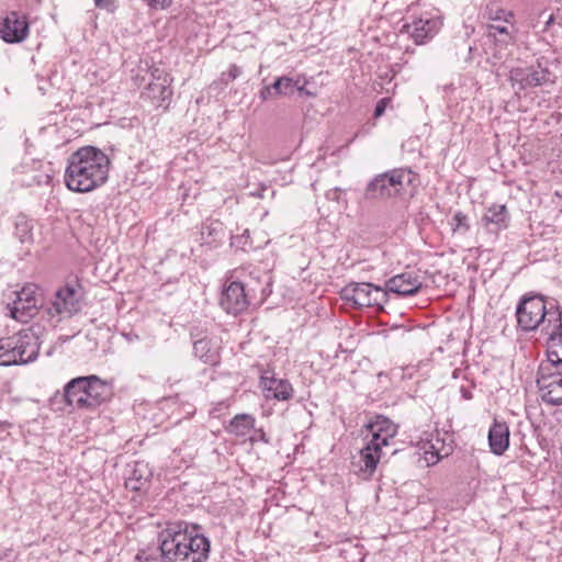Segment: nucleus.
I'll list each match as a JSON object with an SVG mask.
<instances>
[{"label": "nucleus", "mask_w": 562, "mask_h": 562, "mask_svg": "<svg viewBox=\"0 0 562 562\" xmlns=\"http://www.w3.org/2000/svg\"><path fill=\"white\" fill-rule=\"evenodd\" d=\"M241 75V68L237 65L233 64L229 66V69L227 72L222 74V80L225 85L228 83L231 80H235Z\"/></svg>", "instance_id": "obj_36"}, {"label": "nucleus", "mask_w": 562, "mask_h": 562, "mask_svg": "<svg viewBox=\"0 0 562 562\" xmlns=\"http://www.w3.org/2000/svg\"><path fill=\"white\" fill-rule=\"evenodd\" d=\"M201 235L205 244H212L223 235V224L220 221L205 222L201 226Z\"/></svg>", "instance_id": "obj_30"}, {"label": "nucleus", "mask_w": 562, "mask_h": 562, "mask_svg": "<svg viewBox=\"0 0 562 562\" xmlns=\"http://www.w3.org/2000/svg\"><path fill=\"white\" fill-rule=\"evenodd\" d=\"M442 25V21L439 16L435 18H419L415 20L409 29L411 35L416 44H424L427 40L434 37L438 33Z\"/></svg>", "instance_id": "obj_21"}, {"label": "nucleus", "mask_w": 562, "mask_h": 562, "mask_svg": "<svg viewBox=\"0 0 562 562\" xmlns=\"http://www.w3.org/2000/svg\"><path fill=\"white\" fill-rule=\"evenodd\" d=\"M154 10H164L171 5L172 0H144Z\"/></svg>", "instance_id": "obj_39"}, {"label": "nucleus", "mask_w": 562, "mask_h": 562, "mask_svg": "<svg viewBox=\"0 0 562 562\" xmlns=\"http://www.w3.org/2000/svg\"><path fill=\"white\" fill-rule=\"evenodd\" d=\"M366 428L371 434V440L368 443L380 450L390 445V440L396 436L398 430L397 425L383 415H375L367 423Z\"/></svg>", "instance_id": "obj_13"}, {"label": "nucleus", "mask_w": 562, "mask_h": 562, "mask_svg": "<svg viewBox=\"0 0 562 562\" xmlns=\"http://www.w3.org/2000/svg\"><path fill=\"white\" fill-rule=\"evenodd\" d=\"M271 284L272 279L268 272L260 270L251 271L249 273V280L244 282L250 304L254 302L258 304L263 303L272 293Z\"/></svg>", "instance_id": "obj_17"}, {"label": "nucleus", "mask_w": 562, "mask_h": 562, "mask_svg": "<svg viewBox=\"0 0 562 562\" xmlns=\"http://www.w3.org/2000/svg\"><path fill=\"white\" fill-rule=\"evenodd\" d=\"M29 33L26 18L12 11L0 22V37L7 43H20Z\"/></svg>", "instance_id": "obj_15"}, {"label": "nucleus", "mask_w": 562, "mask_h": 562, "mask_svg": "<svg viewBox=\"0 0 562 562\" xmlns=\"http://www.w3.org/2000/svg\"><path fill=\"white\" fill-rule=\"evenodd\" d=\"M276 97H282V76L278 77L272 85L269 86Z\"/></svg>", "instance_id": "obj_42"}, {"label": "nucleus", "mask_w": 562, "mask_h": 562, "mask_svg": "<svg viewBox=\"0 0 562 562\" xmlns=\"http://www.w3.org/2000/svg\"><path fill=\"white\" fill-rule=\"evenodd\" d=\"M111 394V386L97 375L75 378L64 387L66 404L78 409H94Z\"/></svg>", "instance_id": "obj_5"}, {"label": "nucleus", "mask_w": 562, "mask_h": 562, "mask_svg": "<svg viewBox=\"0 0 562 562\" xmlns=\"http://www.w3.org/2000/svg\"><path fill=\"white\" fill-rule=\"evenodd\" d=\"M49 170L30 169L24 172L21 183L25 187L48 186L52 181Z\"/></svg>", "instance_id": "obj_28"}, {"label": "nucleus", "mask_w": 562, "mask_h": 562, "mask_svg": "<svg viewBox=\"0 0 562 562\" xmlns=\"http://www.w3.org/2000/svg\"><path fill=\"white\" fill-rule=\"evenodd\" d=\"M451 227L454 233H467L470 228L468 216L461 211L456 212L451 220Z\"/></svg>", "instance_id": "obj_32"}, {"label": "nucleus", "mask_w": 562, "mask_h": 562, "mask_svg": "<svg viewBox=\"0 0 562 562\" xmlns=\"http://www.w3.org/2000/svg\"><path fill=\"white\" fill-rule=\"evenodd\" d=\"M381 457L382 450L367 443V446L360 450L358 473L362 475L363 479H370L375 472Z\"/></svg>", "instance_id": "obj_25"}, {"label": "nucleus", "mask_w": 562, "mask_h": 562, "mask_svg": "<svg viewBox=\"0 0 562 562\" xmlns=\"http://www.w3.org/2000/svg\"><path fill=\"white\" fill-rule=\"evenodd\" d=\"M135 560L138 562H154L159 561V554L151 552L149 549H142L135 555Z\"/></svg>", "instance_id": "obj_35"}, {"label": "nucleus", "mask_w": 562, "mask_h": 562, "mask_svg": "<svg viewBox=\"0 0 562 562\" xmlns=\"http://www.w3.org/2000/svg\"><path fill=\"white\" fill-rule=\"evenodd\" d=\"M158 551L159 562H206L211 541L196 524L171 525L159 532Z\"/></svg>", "instance_id": "obj_1"}, {"label": "nucleus", "mask_w": 562, "mask_h": 562, "mask_svg": "<svg viewBox=\"0 0 562 562\" xmlns=\"http://www.w3.org/2000/svg\"><path fill=\"white\" fill-rule=\"evenodd\" d=\"M127 476L125 479L126 488L139 492L146 488L153 476V472L145 461H135L132 465H128Z\"/></svg>", "instance_id": "obj_22"}, {"label": "nucleus", "mask_w": 562, "mask_h": 562, "mask_svg": "<svg viewBox=\"0 0 562 562\" xmlns=\"http://www.w3.org/2000/svg\"><path fill=\"white\" fill-rule=\"evenodd\" d=\"M340 296L358 310L375 307L381 312L387 303V291L369 282H350L341 289Z\"/></svg>", "instance_id": "obj_9"}, {"label": "nucleus", "mask_w": 562, "mask_h": 562, "mask_svg": "<svg viewBox=\"0 0 562 562\" xmlns=\"http://www.w3.org/2000/svg\"><path fill=\"white\" fill-rule=\"evenodd\" d=\"M12 295L14 299L7 303L5 314L18 322L27 323L43 308L41 289L34 283H27L21 290L13 291Z\"/></svg>", "instance_id": "obj_8"}, {"label": "nucleus", "mask_w": 562, "mask_h": 562, "mask_svg": "<svg viewBox=\"0 0 562 562\" xmlns=\"http://www.w3.org/2000/svg\"><path fill=\"white\" fill-rule=\"evenodd\" d=\"M14 226V234L21 243H27L33 239L32 220L27 218L24 214H20L16 216Z\"/></svg>", "instance_id": "obj_29"}, {"label": "nucleus", "mask_w": 562, "mask_h": 562, "mask_svg": "<svg viewBox=\"0 0 562 562\" xmlns=\"http://www.w3.org/2000/svg\"><path fill=\"white\" fill-rule=\"evenodd\" d=\"M509 427L506 422L494 419L488 429V445L491 451L502 456L509 447Z\"/></svg>", "instance_id": "obj_23"}, {"label": "nucleus", "mask_w": 562, "mask_h": 562, "mask_svg": "<svg viewBox=\"0 0 562 562\" xmlns=\"http://www.w3.org/2000/svg\"><path fill=\"white\" fill-rule=\"evenodd\" d=\"M517 327L526 333L541 334L561 326L562 308L558 301L540 293L529 292L519 299L516 306Z\"/></svg>", "instance_id": "obj_3"}, {"label": "nucleus", "mask_w": 562, "mask_h": 562, "mask_svg": "<svg viewBox=\"0 0 562 562\" xmlns=\"http://www.w3.org/2000/svg\"><path fill=\"white\" fill-rule=\"evenodd\" d=\"M510 215L505 204H492L481 218L483 227L495 237L509 226Z\"/></svg>", "instance_id": "obj_19"}, {"label": "nucleus", "mask_w": 562, "mask_h": 562, "mask_svg": "<svg viewBox=\"0 0 562 562\" xmlns=\"http://www.w3.org/2000/svg\"><path fill=\"white\" fill-rule=\"evenodd\" d=\"M460 392H461L462 398H464V400H472L473 394H472L471 390H469V389H467L464 386H461Z\"/></svg>", "instance_id": "obj_45"}, {"label": "nucleus", "mask_w": 562, "mask_h": 562, "mask_svg": "<svg viewBox=\"0 0 562 562\" xmlns=\"http://www.w3.org/2000/svg\"><path fill=\"white\" fill-rule=\"evenodd\" d=\"M555 22V16L553 13H551L548 19L544 22V26L542 29V32H546L550 29V26Z\"/></svg>", "instance_id": "obj_43"}, {"label": "nucleus", "mask_w": 562, "mask_h": 562, "mask_svg": "<svg viewBox=\"0 0 562 562\" xmlns=\"http://www.w3.org/2000/svg\"><path fill=\"white\" fill-rule=\"evenodd\" d=\"M110 158L94 146L77 149L68 159L65 183L74 192H90L109 178Z\"/></svg>", "instance_id": "obj_2"}, {"label": "nucleus", "mask_w": 562, "mask_h": 562, "mask_svg": "<svg viewBox=\"0 0 562 562\" xmlns=\"http://www.w3.org/2000/svg\"><path fill=\"white\" fill-rule=\"evenodd\" d=\"M551 60L541 56L535 64L512 68L509 82L516 92L552 85L555 82V75L550 69Z\"/></svg>", "instance_id": "obj_6"}, {"label": "nucleus", "mask_w": 562, "mask_h": 562, "mask_svg": "<svg viewBox=\"0 0 562 562\" xmlns=\"http://www.w3.org/2000/svg\"><path fill=\"white\" fill-rule=\"evenodd\" d=\"M94 5L99 9L113 13L117 9L116 0H93Z\"/></svg>", "instance_id": "obj_37"}, {"label": "nucleus", "mask_w": 562, "mask_h": 562, "mask_svg": "<svg viewBox=\"0 0 562 562\" xmlns=\"http://www.w3.org/2000/svg\"><path fill=\"white\" fill-rule=\"evenodd\" d=\"M260 386L267 400L279 402L290 401L293 397L294 389L286 379L277 378L274 374H263L260 378Z\"/></svg>", "instance_id": "obj_18"}, {"label": "nucleus", "mask_w": 562, "mask_h": 562, "mask_svg": "<svg viewBox=\"0 0 562 562\" xmlns=\"http://www.w3.org/2000/svg\"><path fill=\"white\" fill-rule=\"evenodd\" d=\"M218 304L229 315L237 316L247 311L250 305L244 282L229 281L223 285Z\"/></svg>", "instance_id": "obj_12"}, {"label": "nucleus", "mask_w": 562, "mask_h": 562, "mask_svg": "<svg viewBox=\"0 0 562 562\" xmlns=\"http://www.w3.org/2000/svg\"><path fill=\"white\" fill-rule=\"evenodd\" d=\"M43 328L33 325L0 339V366L26 364L36 360Z\"/></svg>", "instance_id": "obj_4"}, {"label": "nucleus", "mask_w": 562, "mask_h": 562, "mask_svg": "<svg viewBox=\"0 0 562 562\" xmlns=\"http://www.w3.org/2000/svg\"><path fill=\"white\" fill-rule=\"evenodd\" d=\"M255 422V417L249 414H237L229 422L227 430L235 436L241 437L254 428Z\"/></svg>", "instance_id": "obj_27"}, {"label": "nucleus", "mask_w": 562, "mask_h": 562, "mask_svg": "<svg viewBox=\"0 0 562 562\" xmlns=\"http://www.w3.org/2000/svg\"><path fill=\"white\" fill-rule=\"evenodd\" d=\"M389 102H390L389 98H382L376 102L375 108H374V117H380L384 114Z\"/></svg>", "instance_id": "obj_40"}, {"label": "nucleus", "mask_w": 562, "mask_h": 562, "mask_svg": "<svg viewBox=\"0 0 562 562\" xmlns=\"http://www.w3.org/2000/svg\"><path fill=\"white\" fill-rule=\"evenodd\" d=\"M148 90L153 92L154 98H158L161 101H166L172 94V91L165 83H149Z\"/></svg>", "instance_id": "obj_33"}, {"label": "nucleus", "mask_w": 562, "mask_h": 562, "mask_svg": "<svg viewBox=\"0 0 562 562\" xmlns=\"http://www.w3.org/2000/svg\"><path fill=\"white\" fill-rule=\"evenodd\" d=\"M190 336L192 339H194L193 355L205 364H216L220 360V355L213 340L209 337L195 339L196 335L193 330L190 331Z\"/></svg>", "instance_id": "obj_24"}, {"label": "nucleus", "mask_w": 562, "mask_h": 562, "mask_svg": "<svg viewBox=\"0 0 562 562\" xmlns=\"http://www.w3.org/2000/svg\"><path fill=\"white\" fill-rule=\"evenodd\" d=\"M453 440L449 434H432L430 439L424 445V459L427 465H435L441 459L449 457L453 451Z\"/></svg>", "instance_id": "obj_16"}, {"label": "nucleus", "mask_w": 562, "mask_h": 562, "mask_svg": "<svg viewBox=\"0 0 562 562\" xmlns=\"http://www.w3.org/2000/svg\"><path fill=\"white\" fill-rule=\"evenodd\" d=\"M475 48L472 45H469L468 47V56L465 58V63H472L475 59L474 56Z\"/></svg>", "instance_id": "obj_44"}, {"label": "nucleus", "mask_w": 562, "mask_h": 562, "mask_svg": "<svg viewBox=\"0 0 562 562\" xmlns=\"http://www.w3.org/2000/svg\"><path fill=\"white\" fill-rule=\"evenodd\" d=\"M296 91L303 92L301 78L293 79L288 76H282V97H291Z\"/></svg>", "instance_id": "obj_31"}, {"label": "nucleus", "mask_w": 562, "mask_h": 562, "mask_svg": "<svg viewBox=\"0 0 562 562\" xmlns=\"http://www.w3.org/2000/svg\"><path fill=\"white\" fill-rule=\"evenodd\" d=\"M412 182V171L398 168L375 176L367 186L364 198L367 200H385L395 198L405 192Z\"/></svg>", "instance_id": "obj_7"}, {"label": "nucleus", "mask_w": 562, "mask_h": 562, "mask_svg": "<svg viewBox=\"0 0 562 562\" xmlns=\"http://www.w3.org/2000/svg\"><path fill=\"white\" fill-rule=\"evenodd\" d=\"M547 336V357L544 363H552L554 368L562 364V322L561 326L554 330L543 333Z\"/></svg>", "instance_id": "obj_26"}, {"label": "nucleus", "mask_w": 562, "mask_h": 562, "mask_svg": "<svg viewBox=\"0 0 562 562\" xmlns=\"http://www.w3.org/2000/svg\"><path fill=\"white\" fill-rule=\"evenodd\" d=\"M544 403L553 406L562 405V372L552 363H540L536 379Z\"/></svg>", "instance_id": "obj_10"}, {"label": "nucleus", "mask_w": 562, "mask_h": 562, "mask_svg": "<svg viewBox=\"0 0 562 562\" xmlns=\"http://www.w3.org/2000/svg\"><path fill=\"white\" fill-rule=\"evenodd\" d=\"M423 286L420 277L415 271H406L390 278L383 290L400 296H409L417 294Z\"/></svg>", "instance_id": "obj_14"}, {"label": "nucleus", "mask_w": 562, "mask_h": 562, "mask_svg": "<svg viewBox=\"0 0 562 562\" xmlns=\"http://www.w3.org/2000/svg\"><path fill=\"white\" fill-rule=\"evenodd\" d=\"M342 194H344V191L340 188L336 187V188L328 190L326 192L325 196L329 201H335L337 203L344 202L346 204L347 202H346V200L342 199Z\"/></svg>", "instance_id": "obj_38"}, {"label": "nucleus", "mask_w": 562, "mask_h": 562, "mask_svg": "<svg viewBox=\"0 0 562 562\" xmlns=\"http://www.w3.org/2000/svg\"><path fill=\"white\" fill-rule=\"evenodd\" d=\"M259 98L261 101H267L272 98H277L269 86H263L259 91Z\"/></svg>", "instance_id": "obj_41"}, {"label": "nucleus", "mask_w": 562, "mask_h": 562, "mask_svg": "<svg viewBox=\"0 0 562 562\" xmlns=\"http://www.w3.org/2000/svg\"><path fill=\"white\" fill-rule=\"evenodd\" d=\"M82 288L77 281L67 282L60 286L54 295L52 306L47 312L52 315V310L55 314L63 316H71L81 310Z\"/></svg>", "instance_id": "obj_11"}, {"label": "nucleus", "mask_w": 562, "mask_h": 562, "mask_svg": "<svg viewBox=\"0 0 562 562\" xmlns=\"http://www.w3.org/2000/svg\"><path fill=\"white\" fill-rule=\"evenodd\" d=\"M485 15L492 22H507V18H513V13L504 9H496L486 7Z\"/></svg>", "instance_id": "obj_34"}, {"label": "nucleus", "mask_w": 562, "mask_h": 562, "mask_svg": "<svg viewBox=\"0 0 562 562\" xmlns=\"http://www.w3.org/2000/svg\"><path fill=\"white\" fill-rule=\"evenodd\" d=\"M301 85L303 86V92H300V94L302 95H307V97H313L314 94L308 91L306 88H305V85H306V81L305 80H301Z\"/></svg>", "instance_id": "obj_46"}, {"label": "nucleus", "mask_w": 562, "mask_h": 562, "mask_svg": "<svg viewBox=\"0 0 562 562\" xmlns=\"http://www.w3.org/2000/svg\"><path fill=\"white\" fill-rule=\"evenodd\" d=\"M513 18H507V22H492L486 26V37L488 42L494 43L499 50L494 54V57L501 59V50L514 42V24Z\"/></svg>", "instance_id": "obj_20"}, {"label": "nucleus", "mask_w": 562, "mask_h": 562, "mask_svg": "<svg viewBox=\"0 0 562 562\" xmlns=\"http://www.w3.org/2000/svg\"><path fill=\"white\" fill-rule=\"evenodd\" d=\"M260 439H262L265 442H268V440L265 439V434L263 432H261Z\"/></svg>", "instance_id": "obj_47"}]
</instances>
